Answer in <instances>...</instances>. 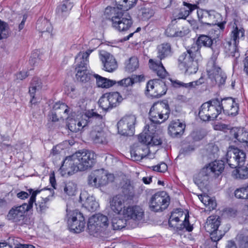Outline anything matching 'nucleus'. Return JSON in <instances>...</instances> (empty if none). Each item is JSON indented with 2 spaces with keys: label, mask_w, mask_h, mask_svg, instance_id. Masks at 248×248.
Returning <instances> with one entry per match:
<instances>
[{
  "label": "nucleus",
  "mask_w": 248,
  "mask_h": 248,
  "mask_svg": "<svg viewBox=\"0 0 248 248\" xmlns=\"http://www.w3.org/2000/svg\"><path fill=\"white\" fill-rule=\"evenodd\" d=\"M95 162L94 153L89 150L78 151L66 157L61 167L62 170L69 175L78 171H84L91 168Z\"/></svg>",
  "instance_id": "f257e3e1"
},
{
  "label": "nucleus",
  "mask_w": 248,
  "mask_h": 248,
  "mask_svg": "<svg viewBox=\"0 0 248 248\" xmlns=\"http://www.w3.org/2000/svg\"><path fill=\"white\" fill-rule=\"evenodd\" d=\"M201 58L197 47L191 46L179 57V66L188 74H195L198 69V62Z\"/></svg>",
  "instance_id": "f03ea898"
},
{
  "label": "nucleus",
  "mask_w": 248,
  "mask_h": 248,
  "mask_svg": "<svg viewBox=\"0 0 248 248\" xmlns=\"http://www.w3.org/2000/svg\"><path fill=\"white\" fill-rule=\"evenodd\" d=\"M171 54V46L169 43L162 44L157 47V55L156 58L150 59L149 64L150 68L155 71L157 76L163 78L167 75V72L161 62L164 59Z\"/></svg>",
  "instance_id": "7ed1b4c3"
},
{
  "label": "nucleus",
  "mask_w": 248,
  "mask_h": 248,
  "mask_svg": "<svg viewBox=\"0 0 248 248\" xmlns=\"http://www.w3.org/2000/svg\"><path fill=\"white\" fill-rule=\"evenodd\" d=\"M28 191L30 194H31L29 203L12 208L7 216L8 219L15 222H18L23 219L26 212L32 207L33 204L35 201L36 196L40 191L38 190L33 191L32 189H30Z\"/></svg>",
  "instance_id": "20e7f679"
},
{
  "label": "nucleus",
  "mask_w": 248,
  "mask_h": 248,
  "mask_svg": "<svg viewBox=\"0 0 248 248\" xmlns=\"http://www.w3.org/2000/svg\"><path fill=\"white\" fill-rule=\"evenodd\" d=\"M170 113L169 106L166 101L155 103L151 107L149 116L151 123L161 124L167 120Z\"/></svg>",
  "instance_id": "39448f33"
},
{
  "label": "nucleus",
  "mask_w": 248,
  "mask_h": 248,
  "mask_svg": "<svg viewBox=\"0 0 248 248\" xmlns=\"http://www.w3.org/2000/svg\"><path fill=\"white\" fill-rule=\"evenodd\" d=\"M217 106H219L218 99H212L202 104L199 111L200 119L203 121L215 120L220 113L221 108H218Z\"/></svg>",
  "instance_id": "423d86ee"
},
{
  "label": "nucleus",
  "mask_w": 248,
  "mask_h": 248,
  "mask_svg": "<svg viewBox=\"0 0 248 248\" xmlns=\"http://www.w3.org/2000/svg\"><path fill=\"white\" fill-rule=\"evenodd\" d=\"M169 225L177 230L186 229L187 231L191 232L193 230V226L189 222L188 214H184L181 209H176L171 213L169 220Z\"/></svg>",
  "instance_id": "0eeeda50"
},
{
  "label": "nucleus",
  "mask_w": 248,
  "mask_h": 248,
  "mask_svg": "<svg viewBox=\"0 0 248 248\" xmlns=\"http://www.w3.org/2000/svg\"><path fill=\"white\" fill-rule=\"evenodd\" d=\"M157 126L154 124L150 123L146 125L143 132L138 137L140 143L147 145H159L162 143L160 137L156 132Z\"/></svg>",
  "instance_id": "6e6552de"
},
{
  "label": "nucleus",
  "mask_w": 248,
  "mask_h": 248,
  "mask_svg": "<svg viewBox=\"0 0 248 248\" xmlns=\"http://www.w3.org/2000/svg\"><path fill=\"white\" fill-rule=\"evenodd\" d=\"M113 180V176L104 169L96 170L88 177V184L91 186L98 188L107 185Z\"/></svg>",
  "instance_id": "1a4fd4ad"
},
{
  "label": "nucleus",
  "mask_w": 248,
  "mask_h": 248,
  "mask_svg": "<svg viewBox=\"0 0 248 248\" xmlns=\"http://www.w3.org/2000/svg\"><path fill=\"white\" fill-rule=\"evenodd\" d=\"M106 17L111 18L112 26L120 31L129 30L133 24L132 17L127 12H118L112 15H106Z\"/></svg>",
  "instance_id": "9d476101"
},
{
  "label": "nucleus",
  "mask_w": 248,
  "mask_h": 248,
  "mask_svg": "<svg viewBox=\"0 0 248 248\" xmlns=\"http://www.w3.org/2000/svg\"><path fill=\"white\" fill-rule=\"evenodd\" d=\"M67 222L71 231L80 233L84 231L85 221L83 214L78 210L68 211L67 210Z\"/></svg>",
  "instance_id": "9b49d317"
},
{
  "label": "nucleus",
  "mask_w": 248,
  "mask_h": 248,
  "mask_svg": "<svg viewBox=\"0 0 248 248\" xmlns=\"http://www.w3.org/2000/svg\"><path fill=\"white\" fill-rule=\"evenodd\" d=\"M86 118H88V120L86 121H79L75 119H70L69 120L67 124V126L68 129L72 132L77 133L79 131H82L84 128H85L87 122L93 121H98L101 122L102 116L93 112V110H89L86 112L85 114Z\"/></svg>",
  "instance_id": "f8f14e48"
},
{
  "label": "nucleus",
  "mask_w": 248,
  "mask_h": 248,
  "mask_svg": "<svg viewBox=\"0 0 248 248\" xmlns=\"http://www.w3.org/2000/svg\"><path fill=\"white\" fill-rule=\"evenodd\" d=\"M170 199L165 191H160L154 194L149 201V208L155 212H162L170 204Z\"/></svg>",
  "instance_id": "ddd939ff"
},
{
  "label": "nucleus",
  "mask_w": 248,
  "mask_h": 248,
  "mask_svg": "<svg viewBox=\"0 0 248 248\" xmlns=\"http://www.w3.org/2000/svg\"><path fill=\"white\" fill-rule=\"evenodd\" d=\"M108 219L107 216L97 214L91 217L88 223V231L90 235H97L104 228L108 226Z\"/></svg>",
  "instance_id": "4468645a"
},
{
  "label": "nucleus",
  "mask_w": 248,
  "mask_h": 248,
  "mask_svg": "<svg viewBox=\"0 0 248 248\" xmlns=\"http://www.w3.org/2000/svg\"><path fill=\"white\" fill-rule=\"evenodd\" d=\"M136 122V118L135 115L124 116L117 123L119 133L124 136H132L134 134Z\"/></svg>",
  "instance_id": "2eb2a0df"
},
{
  "label": "nucleus",
  "mask_w": 248,
  "mask_h": 248,
  "mask_svg": "<svg viewBox=\"0 0 248 248\" xmlns=\"http://www.w3.org/2000/svg\"><path fill=\"white\" fill-rule=\"evenodd\" d=\"M246 154L238 148H234L228 151L226 154L227 162L232 168H236L244 164Z\"/></svg>",
  "instance_id": "dca6fc26"
},
{
  "label": "nucleus",
  "mask_w": 248,
  "mask_h": 248,
  "mask_svg": "<svg viewBox=\"0 0 248 248\" xmlns=\"http://www.w3.org/2000/svg\"><path fill=\"white\" fill-rule=\"evenodd\" d=\"M212 64V68L207 69L209 78L213 85H217L220 87L225 84L227 76L221 68L215 64V61H213Z\"/></svg>",
  "instance_id": "f3484780"
},
{
  "label": "nucleus",
  "mask_w": 248,
  "mask_h": 248,
  "mask_svg": "<svg viewBox=\"0 0 248 248\" xmlns=\"http://www.w3.org/2000/svg\"><path fill=\"white\" fill-rule=\"evenodd\" d=\"M115 7H107L105 11V15L109 16L114 14L115 13L122 11L126 12L136 4V0H114Z\"/></svg>",
  "instance_id": "a211bd4d"
},
{
  "label": "nucleus",
  "mask_w": 248,
  "mask_h": 248,
  "mask_svg": "<svg viewBox=\"0 0 248 248\" xmlns=\"http://www.w3.org/2000/svg\"><path fill=\"white\" fill-rule=\"evenodd\" d=\"M213 39L209 36L205 35H201L198 38L196 44H193L192 47H197L198 50L202 46L210 47L211 48L213 54L211 59L213 61H215L219 53L218 49L215 46H213Z\"/></svg>",
  "instance_id": "6ab92c4d"
},
{
  "label": "nucleus",
  "mask_w": 248,
  "mask_h": 248,
  "mask_svg": "<svg viewBox=\"0 0 248 248\" xmlns=\"http://www.w3.org/2000/svg\"><path fill=\"white\" fill-rule=\"evenodd\" d=\"M197 15L201 23L206 24H216L220 15L215 10L200 9L197 10Z\"/></svg>",
  "instance_id": "aec40b11"
},
{
  "label": "nucleus",
  "mask_w": 248,
  "mask_h": 248,
  "mask_svg": "<svg viewBox=\"0 0 248 248\" xmlns=\"http://www.w3.org/2000/svg\"><path fill=\"white\" fill-rule=\"evenodd\" d=\"M100 58L103 63L105 71L112 72L117 68V62L114 57L109 53L102 51L100 53Z\"/></svg>",
  "instance_id": "412c9836"
},
{
  "label": "nucleus",
  "mask_w": 248,
  "mask_h": 248,
  "mask_svg": "<svg viewBox=\"0 0 248 248\" xmlns=\"http://www.w3.org/2000/svg\"><path fill=\"white\" fill-rule=\"evenodd\" d=\"M220 223V219L219 217L210 216L207 218L204 228L206 231L210 233V237L213 233H215V235H218L219 232L223 233L220 230H218Z\"/></svg>",
  "instance_id": "4be33fe9"
},
{
  "label": "nucleus",
  "mask_w": 248,
  "mask_h": 248,
  "mask_svg": "<svg viewBox=\"0 0 248 248\" xmlns=\"http://www.w3.org/2000/svg\"><path fill=\"white\" fill-rule=\"evenodd\" d=\"M123 215L127 219L140 220L143 217L144 212L140 206H129L124 209Z\"/></svg>",
  "instance_id": "5701e85b"
},
{
  "label": "nucleus",
  "mask_w": 248,
  "mask_h": 248,
  "mask_svg": "<svg viewBox=\"0 0 248 248\" xmlns=\"http://www.w3.org/2000/svg\"><path fill=\"white\" fill-rule=\"evenodd\" d=\"M149 149L147 144L140 143L131 150V156L135 161H140L149 155Z\"/></svg>",
  "instance_id": "b1692460"
},
{
  "label": "nucleus",
  "mask_w": 248,
  "mask_h": 248,
  "mask_svg": "<svg viewBox=\"0 0 248 248\" xmlns=\"http://www.w3.org/2000/svg\"><path fill=\"white\" fill-rule=\"evenodd\" d=\"M244 34L245 30L240 22L238 20L234 19L230 40L239 44L240 41L243 39Z\"/></svg>",
  "instance_id": "393cba45"
},
{
  "label": "nucleus",
  "mask_w": 248,
  "mask_h": 248,
  "mask_svg": "<svg viewBox=\"0 0 248 248\" xmlns=\"http://www.w3.org/2000/svg\"><path fill=\"white\" fill-rule=\"evenodd\" d=\"M139 185L134 184L128 180L124 181L122 184V189L123 194L128 198H133L136 194H139L137 188Z\"/></svg>",
  "instance_id": "a878e982"
},
{
  "label": "nucleus",
  "mask_w": 248,
  "mask_h": 248,
  "mask_svg": "<svg viewBox=\"0 0 248 248\" xmlns=\"http://www.w3.org/2000/svg\"><path fill=\"white\" fill-rule=\"evenodd\" d=\"M185 127V124L179 120L172 121L169 126L168 133L173 138L180 137L183 134Z\"/></svg>",
  "instance_id": "bb28decb"
},
{
  "label": "nucleus",
  "mask_w": 248,
  "mask_h": 248,
  "mask_svg": "<svg viewBox=\"0 0 248 248\" xmlns=\"http://www.w3.org/2000/svg\"><path fill=\"white\" fill-rule=\"evenodd\" d=\"M93 51L92 50H88L85 52H79L75 58V69H81L88 68V57Z\"/></svg>",
  "instance_id": "cd10ccee"
},
{
  "label": "nucleus",
  "mask_w": 248,
  "mask_h": 248,
  "mask_svg": "<svg viewBox=\"0 0 248 248\" xmlns=\"http://www.w3.org/2000/svg\"><path fill=\"white\" fill-rule=\"evenodd\" d=\"M210 170L206 167H203L199 173L194 177L195 183L199 186H203L207 185L210 178L211 177Z\"/></svg>",
  "instance_id": "c85d7f7f"
},
{
  "label": "nucleus",
  "mask_w": 248,
  "mask_h": 248,
  "mask_svg": "<svg viewBox=\"0 0 248 248\" xmlns=\"http://www.w3.org/2000/svg\"><path fill=\"white\" fill-rule=\"evenodd\" d=\"M230 134L237 141L246 143L247 146H248V132L244 128H232L231 129Z\"/></svg>",
  "instance_id": "c756f323"
},
{
  "label": "nucleus",
  "mask_w": 248,
  "mask_h": 248,
  "mask_svg": "<svg viewBox=\"0 0 248 248\" xmlns=\"http://www.w3.org/2000/svg\"><path fill=\"white\" fill-rule=\"evenodd\" d=\"M239 44L232 42L229 39L226 40L224 43V51L227 55L232 57L237 58L239 56V53L238 48Z\"/></svg>",
  "instance_id": "7c9ffc66"
},
{
  "label": "nucleus",
  "mask_w": 248,
  "mask_h": 248,
  "mask_svg": "<svg viewBox=\"0 0 248 248\" xmlns=\"http://www.w3.org/2000/svg\"><path fill=\"white\" fill-rule=\"evenodd\" d=\"M92 140L95 143H104L106 142V134L99 126H94L90 133Z\"/></svg>",
  "instance_id": "2f4dec72"
},
{
  "label": "nucleus",
  "mask_w": 248,
  "mask_h": 248,
  "mask_svg": "<svg viewBox=\"0 0 248 248\" xmlns=\"http://www.w3.org/2000/svg\"><path fill=\"white\" fill-rule=\"evenodd\" d=\"M110 206L112 210L117 214H120L124 207V200L121 195H116L110 200Z\"/></svg>",
  "instance_id": "473e14b6"
},
{
  "label": "nucleus",
  "mask_w": 248,
  "mask_h": 248,
  "mask_svg": "<svg viewBox=\"0 0 248 248\" xmlns=\"http://www.w3.org/2000/svg\"><path fill=\"white\" fill-rule=\"evenodd\" d=\"M207 169L210 170V173L211 175L214 174L215 175L218 176L221 174L224 169V163L222 160L215 161L210 163L206 166Z\"/></svg>",
  "instance_id": "72a5a7b5"
},
{
  "label": "nucleus",
  "mask_w": 248,
  "mask_h": 248,
  "mask_svg": "<svg viewBox=\"0 0 248 248\" xmlns=\"http://www.w3.org/2000/svg\"><path fill=\"white\" fill-rule=\"evenodd\" d=\"M36 28L42 33H48L50 34L52 31L51 23L44 18H41L37 20Z\"/></svg>",
  "instance_id": "f704fd0d"
},
{
  "label": "nucleus",
  "mask_w": 248,
  "mask_h": 248,
  "mask_svg": "<svg viewBox=\"0 0 248 248\" xmlns=\"http://www.w3.org/2000/svg\"><path fill=\"white\" fill-rule=\"evenodd\" d=\"M42 85V83L39 78L38 77H34L32 78L29 89V93L31 96L32 97V99L31 100V103L33 104L35 103L33 101V99L34 98L35 93L41 89Z\"/></svg>",
  "instance_id": "c9c22d12"
},
{
  "label": "nucleus",
  "mask_w": 248,
  "mask_h": 248,
  "mask_svg": "<svg viewBox=\"0 0 248 248\" xmlns=\"http://www.w3.org/2000/svg\"><path fill=\"white\" fill-rule=\"evenodd\" d=\"M166 34L171 37H183L186 34V30H179L174 25H170L165 31Z\"/></svg>",
  "instance_id": "e433bc0d"
},
{
  "label": "nucleus",
  "mask_w": 248,
  "mask_h": 248,
  "mask_svg": "<svg viewBox=\"0 0 248 248\" xmlns=\"http://www.w3.org/2000/svg\"><path fill=\"white\" fill-rule=\"evenodd\" d=\"M94 77L96 78V84L99 87L108 88L116 83V81L115 80L103 78L97 74H94Z\"/></svg>",
  "instance_id": "4c0bfd02"
},
{
  "label": "nucleus",
  "mask_w": 248,
  "mask_h": 248,
  "mask_svg": "<svg viewBox=\"0 0 248 248\" xmlns=\"http://www.w3.org/2000/svg\"><path fill=\"white\" fill-rule=\"evenodd\" d=\"M72 7L73 4L68 0H66L62 4L58 6L56 13L59 16H65L68 14Z\"/></svg>",
  "instance_id": "58836bf2"
},
{
  "label": "nucleus",
  "mask_w": 248,
  "mask_h": 248,
  "mask_svg": "<svg viewBox=\"0 0 248 248\" xmlns=\"http://www.w3.org/2000/svg\"><path fill=\"white\" fill-rule=\"evenodd\" d=\"M183 4L185 7L181 9L178 15L179 18L185 19L189 15L192 11L197 8L196 4H192L186 2H184Z\"/></svg>",
  "instance_id": "ea45409f"
},
{
  "label": "nucleus",
  "mask_w": 248,
  "mask_h": 248,
  "mask_svg": "<svg viewBox=\"0 0 248 248\" xmlns=\"http://www.w3.org/2000/svg\"><path fill=\"white\" fill-rule=\"evenodd\" d=\"M155 88V91L152 93V97L158 98L164 95L167 90L166 86L164 82L156 79Z\"/></svg>",
  "instance_id": "a19ab883"
},
{
  "label": "nucleus",
  "mask_w": 248,
  "mask_h": 248,
  "mask_svg": "<svg viewBox=\"0 0 248 248\" xmlns=\"http://www.w3.org/2000/svg\"><path fill=\"white\" fill-rule=\"evenodd\" d=\"M143 78L144 77L143 76L134 75L132 78H127L123 79L118 81V83L120 85H122L124 87H128L132 86L135 83L142 81Z\"/></svg>",
  "instance_id": "79ce46f5"
},
{
  "label": "nucleus",
  "mask_w": 248,
  "mask_h": 248,
  "mask_svg": "<svg viewBox=\"0 0 248 248\" xmlns=\"http://www.w3.org/2000/svg\"><path fill=\"white\" fill-rule=\"evenodd\" d=\"M54 192L50 197H52ZM50 201V196L45 198H41L39 199L36 203H35L36 209L38 212L41 213L45 212L48 208V202Z\"/></svg>",
  "instance_id": "37998d69"
},
{
  "label": "nucleus",
  "mask_w": 248,
  "mask_h": 248,
  "mask_svg": "<svg viewBox=\"0 0 248 248\" xmlns=\"http://www.w3.org/2000/svg\"><path fill=\"white\" fill-rule=\"evenodd\" d=\"M75 70L77 71L76 76L78 80L82 82H86L90 80L91 74L88 68Z\"/></svg>",
  "instance_id": "c03bdc74"
},
{
  "label": "nucleus",
  "mask_w": 248,
  "mask_h": 248,
  "mask_svg": "<svg viewBox=\"0 0 248 248\" xmlns=\"http://www.w3.org/2000/svg\"><path fill=\"white\" fill-rule=\"evenodd\" d=\"M108 98L113 108L116 107L122 101L123 98L120 94L117 92L106 93Z\"/></svg>",
  "instance_id": "a18cd8bd"
},
{
  "label": "nucleus",
  "mask_w": 248,
  "mask_h": 248,
  "mask_svg": "<svg viewBox=\"0 0 248 248\" xmlns=\"http://www.w3.org/2000/svg\"><path fill=\"white\" fill-rule=\"evenodd\" d=\"M232 175L236 179H247L248 178V168L245 166H239L233 171Z\"/></svg>",
  "instance_id": "49530a36"
},
{
  "label": "nucleus",
  "mask_w": 248,
  "mask_h": 248,
  "mask_svg": "<svg viewBox=\"0 0 248 248\" xmlns=\"http://www.w3.org/2000/svg\"><path fill=\"white\" fill-rule=\"evenodd\" d=\"M84 207L88 211L93 212L99 207L98 202L93 196L88 197L83 204Z\"/></svg>",
  "instance_id": "de8ad7c7"
},
{
  "label": "nucleus",
  "mask_w": 248,
  "mask_h": 248,
  "mask_svg": "<svg viewBox=\"0 0 248 248\" xmlns=\"http://www.w3.org/2000/svg\"><path fill=\"white\" fill-rule=\"evenodd\" d=\"M234 99L232 97H228L222 99L221 101H219V106H217L218 108H221L220 113L222 110L224 111H227L229 110V108L233 106V105L235 103Z\"/></svg>",
  "instance_id": "09e8293b"
},
{
  "label": "nucleus",
  "mask_w": 248,
  "mask_h": 248,
  "mask_svg": "<svg viewBox=\"0 0 248 248\" xmlns=\"http://www.w3.org/2000/svg\"><path fill=\"white\" fill-rule=\"evenodd\" d=\"M53 109L58 113V114H61V112H59V109H62L64 116H61V118H68L70 112V108L64 103H61L60 102L56 103L53 106Z\"/></svg>",
  "instance_id": "8fccbe9b"
},
{
  "label": "nucleus",
  "mask_w": 248,
  "mask_h": 248,
  "mask_svg": "<svg viewBox=\"0 0 248 248\" xmlns=\"http://www.w3.org/2000/svg\"><path fill=\"white\" fill-rule=\"evenodd\" d=\"M10 33L8 24L0 19V40L7 38Z\"/></svg>",
  "instance_id": "3c124183"
},
{
  "label": "nucleus",
  "mask_w": 248,
  "mask_h": 248,
  "mask_svg": "<svg viewBox=\"0 0 248 248\" xmlns=\"http://www.w3.org/2000/svg\"><path fill=\"white\" fill-rule=\"evenodd\" d=\"M214 234H212L210 237L211 240L207 241L206 248H217V242L224 235L225 232L221 233L219 232L218 235H215Z\"/></svg>",
  "instance_id": "603ef678"
},
{
  "label": "nucleus",
  "mask_w": 248,
  "mask_h": 248,
  "mask_svg": "<svg viewBox=\"0 0 248 248\" xmlns=\"http://www.w3.org/2000/svg\"><path fill=\"white\" fill-rule=\"evenodd\" d=\"M99 106L102 108L104 110L107 111L109 109L113 108L111 107V105L109 102V99L108 98V96L106 94H104L99 99L98 101Z\"/></svg>",
  "instance_id": "864d4df0"
},
{
  "label": "nucleus",
  "mask_w": 248,
  "mask_h": 248,
  "mask_svg": "<svg viewBox=\"0 0 248 248\" xmlns=\"http://www.w3.org/2000/svg\"><path fill=\"white\" fill-rule=\"evenodd\" d=\"M236 240L238 248H248V235L238 234Z\"/></svg>",
  "instance_id": "5fc2aeb1"
},
{
  "label": "nucleus",
  "mask_w": 248,
  "mask_h": 248,
  "mask_svg": "<svg viewBox=\"0 0 248 248\" xmlns=\"http://www.w3.org/2000/svg\"><path fill=\"white\" fill-rule=\"evenodd\" d=\"M77 185L72 181H69L65 184L63 187L64 193L68 196H73L75 195L76 191Z\"/></svg>",
  "instance_id": "6e6d98bb"
},
{
  "label": "nucleus",
  "mask_w": 248,
  "mask_h": 248,
  "mask_svg": "<svg viewBox=\"0 0 248 248\" xmlns=\"http://www.w3.org/2000/svg\"><path fill=\"white\" fill-rule=\"evenodd\" d=\"M234 195L238 199H248V185L236 189L234 191Z\"/></svg>",
  "instance_id": "4d7b16f0"
},
{
  "label": "nucleus",
  "mask_w": 248,
  "mask_h": 248,
  "mask_svg": "<svg viewBox=\"0 0 248 248\" xmlns=\"http://www.w3.org/2000/svg\"><path fill=\"white\" fill-rule=\"evenodd\" d=\"M139 67V61L137 57H132L129 59L126 65V69L129 72L135 71Z\"/></svg>",
  "instance_id": "13d9d810"
},
{
  "label": "nucleus",
  "mask_w": 248,
  "mask_h": 248,
  "mask_svg": "<svg viewBox=\"0 0 248 248\" xmlns=\"http://www.w3.org/2000/svg\"><path fill=\"white\" fill-rule=\"evenodd\" d=\"M154 14V11L151 8L144 7L140 10V16L143 20H147L151 18Z\"/></svg>",
  "instance_id": "bf43d9fd"
},
{
  "label": "nucleus",
  "mask_w": 248,
  "mask_h": 248,
  "mask_svg": "<svg viewBox=\"0 0 248 248\" xmlns=\"http://www.w3.org/2000/svg\"><path fill=\"white\" fill-rule=\"evenodd\" d=\"M125 225V223L124 222L123 219L115 218L112 221V227L113 230H121L124 228Z\"/></svg>",
  "instance_id": "052dcab7"
},
{
  "label": "nucleus",
  "mask_w": 248,
  "mask_h": 248,
  "mask_svg": "<svg viewBox=\"0 0 248 248\" xmlns=\"http://www.w3.org/2000/svg\"><path fill=\"white\" fill-rule=\"evenodd\" d=\"M156 79L151 80L148 82L146 85V93L152 96V93L155 91V88Z\"/></svg>",
  "instance_id": "680f3d73"
},
{
  "label": "nucleus",
  "mask_w": 248,
  "mask_h": 248,
  "mask_svg": "<svg viewBox=\"0 0 248 248\" xmlns=\"http://www.w3.org/2000/svg\"><path fill=\"white\" fill-rule=\"evenodd\" d=\"M5 241L12 248H17L21 245L20 243L19 239L13 236L9 237Z\"/></svg>",
  "instance_id": "e2e57ef3"
},
{
  "label": "nucleus",
  "mask_w": 248,
  "mask_h": 248,
  "mask_svg": "<svg viewBox=\"0 0 248 248\" xmlns=\"http://www.w3.org/2000/svg\"><path fill=\"white\" fill-rule=\"evenodd\" d=\"M176 83L179 85V86H182L186 88L190 89L191 88L195 87L196 86L201 84L202 82H200L199 80H196L187 83H185L180 81L176 82Z\"/></svg>",
  "instance_id": "0e129e2a"
},
{
  "label": "nucleus",
  "mask_w": 248,
  "mask_h": 248,
  "mask_svg": "<svg viewBox=\"0 0 248 248\" xmlns=\"http://www.w3.org/2000/svg\"><path fill=\"white\" fill-rule=\"evenodd\" d=\"M214 129L216 130H220L224 132H226L227 130L232 129L230 125L218 123L215 124L214 126Z\"/></svg>",
  "instance_id": "69168bd1"
},
{
  "label": "nucleus",
  "mask_w": 248,
  "mask_h": 248,
  "mask_svg": "<svg viewBox=\"0 0 248 248\" xmlns=\"http://www.w3.org/2000/svg\"><path fill=\"white\" fill-rule=\"evenodd\" d=\"M153 170L160 172H164L167 170L168 167L166 164L162 162L160 164L153 167Z\"/></svg>",
  "instance_id": "338daca9"
},
{
  "label": "nucleus",
  "mask_w": 248,
  "mask_h": 248,
  "mask_svg": "<svg viewBox=\"0 0 248 248\" xmlns=\"http://www.w3.org/2000/svg\"><path fill=\"white\" fill-rule=\"evenodd\" d=\"M238 109L239 107L238 104L235 102L233 106H232L231 108H229V110L227 111V112L229 115L235 116L238 113Z\"/></svg>",
  "instance_id": "774afa93"
}]
</instances>
